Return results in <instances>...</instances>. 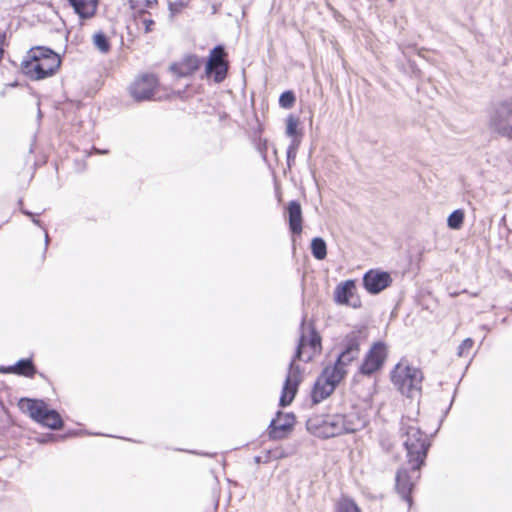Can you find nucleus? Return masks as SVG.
I'll return each mask as SVG.
<instances>
[{
  "instance_id": "1",
  "label": "nucleus",
  "mask_w": 512,
  "mask_h": 512,
  "mask_svg": "<svg viewBox=\"0 0 512 512\" xmlns=\"http://www.w3.org/2000/svg\"><path fill=\"white\" fill-rule=\"evenodd\" d=\"M308 336L306 334V316L302 318L300 324V337L296 347L295 354L289 363L288 373L283 385L280 397V406L289 405L297 392L298 386L302 380L301 370L296 364L297 360L309 362L314 355L321 350V337L313 324L308 327Z\"/></svg>"
},
{
  "instance_id": "2",
  "label": "nucleus",
  "mask_w": 512,
  "mask_h": 512,
  "mask_svg": "<svg viewBox=\"0 0 512 512\" xmlns=\"http://www.w3.org/2000/svg\"><path fill=\"white\" fill-rule=\"evenodd\" d=\"M403 445L406 449L407 462L410 466L421 468L425 464L431 446L429 437L410 419H402L400 427Z\"/></svg>"
},
{
  "instance_id": "3",
  "label": "nucleus",
  "mask_w": 512,
  "mask_h": 512,
  "mask_svg": "<svg viewBox=\"0 0 512 512\" xmlns=\"http://www.w3.org/2000/svg\"><path fill=\"white\" fill-rule=\"evenodd\" d=\"M309 427L317 429V435L331 438L341 434L354 433L365 426L364 419L357 412L329 415L319 420H310Z\"/></svg>"
},
{
  "instance_id": "4",
  "label": "nucleus",
  "mask_w": 512,
  "mask_h": 512,
  "mask_svg": "<svg viewBox=\"0 0 512 512\" xmlns=\"http://www.w3.org/2000/svg\"><path fill=\"white\" fill-rule=\"evenodd\" d=\"M391 379L401 394L409 398H414L421 392L423 374L416 367L399 363L392 371Z\"/></svg>"
},
{
  "instance_id": "5",
  "label": "nucleus",
  "mask_w": 512,
  "mask_h": 512,
  "mask_svg": "<svg viewBox=\"0 0 512 512\" xmlns=\"http://www.w3.org/2000/svg\"><path fill=\"white\" fill-rule=\"evenodd\" d=\"M19 405L24 413H27L31 419L42 426L52 430L62 428L63 420L60 414L54 409H49L43 400L23 398Z\"/></svg>"
},
{
  "instance_id": "6",
  "label": "nucleus",
  "mask_w": 512,
  "mask_h": 512,
  "mask_svg": "<svg viewBox=\"0 0 512 512\" xmlns=\"http://www.w3.org/2000/svg\"><path fill=\"white\" fill-rule=\"evenodd\" d=\"M342 380L341 374L335 371V368L325 367L314 384L311 393L312 402L317 404L326 399Z\"/></svg>"
},
{
  "instance_id": "7",
  "label": "nucleus",
  "mask_w": 512,
  "mask_h": 512,
  "mask_svg": "<svg viewBox=\"0 0 512 512\" xmlns=\"http://www.w3.org/2000/svg\"><path fill=\"white\" fill-rule=\"evenodd\" d=\"M61 58L59 55L46 57L39 62H22L21 70L31 80H41L50 77L60 68Z\"/></svg>"
},
{
  "instance_id": "8",
  "label": "nucleus",
  "mask_w": 512,
  "mask_h": 512,
  "mask_svg": "<svg viewBox=\"0 0 512 512\" xmlns=\"http://www.w3.org/2000/svg\"><path fill=\"white\" fill-rule=\"evenodd\" d=\"M157 86L158 79L154 74H143L130 85L129 92L135 101H147L153 99Z\"/></svg>"
},
{
  "instance_id": "9",
  "label": "nucleus",
  "mask_w": 512,
  "mask_h": 512,
  "mask_svg": "<svg viewBox=\"0 0 512 512\" xmlns=\"http://www.w3.org/2000/svg\"><path fill=\"white\" fill-rule=\"evenodd\" d=\"M386 356V345L383 342L374 343L366 353L364 360L359 367V372L366 376L372 375L382 367Z\"/></svg>"
},
{
  "instance_id": "10",
  "label": "nucleus",
  "mask_w": 512,
  "mask_h": 512,
  "mask_svg": "<svg viewBox=\"0 0 512 512\" xmlns=\"http://www.w3.org/2000/svg\"><path fill=\"white\" fill-rule=\"evenodd\" d=\"M420 469L410 466V470L401 468L396 474V489L409 506H411V492L417 480L420 478Z\"/></svg>"
},
{
  "instance_id": "11",
  "label": "nucleus",
  "mask_w": 512,
  "mask_h": 512,
  "mask_svg": "<svg viewBox=\"0 0 512 512\" xmlns=\"http://www.w3.org/2000/svg\"><path fill=\"white\" fill-rule=\"evenodd\" d=\"M392 283L388 272L371 269L363 276V286L370 294H378Z\"/></svg>"
},
{
  "instance_id": "12",
  "label": "nucleus",
  "mask_w": 512,
  "mask_h": 512,
  "mask_svg": "<svg viewBox=\"0 0 512 512\" xmlns=\"http://www.w3.org/2000/svg\"><path fill=\"white\" fill-rule=\"evenodd\" d=\"M294 424L295 417L293 414L279 412L268 427L269 438L273 440L283 439L293 428Z\"/></svg>"
},
{
  "instance_id": "13",
  "label": "nucleus",
  "mask_w": 512,
  "mask_h": 512,
  "mask_svg": "<svg viewBox=\"0 0 512 512\" xmlns=\"http://www.w3.org/2000/svg\"><path fill=\"white\" fill-rule=\"evenodd\" d=\"M356 286L354 280H347L339 284L334 292L335 301L339 304L359 308L361 301L358 297H354Z\"/></svg>"
},
{
  "instance_id": "14",
  "label": "nucleus",
  "mask_w": 512,
  "mask_h": 512,
  "mask_svg": "<svg viewBox=\"0 0 512 512\" xmlns=\"http://www.w3.org/2000/svg\"><path fill=\"white\" fill-rule=\"evenodd\" d=\"M494 129L503 136L512 137V107L502 105L492 120Z\"/></svg>"
},
{
  "instance_id": "15",
  "label": "nucleus",
  "mask_w": 512,
  "mask_h": 512,
  "mask_svg": "<svg viewBox=\"0 0 512 512\" xmlns=\"http://www.w3.org/2000/svg\"><path fill=\"white\" fill-rule=\"evenodd\" d=\"M201 60L196 55H186L180 61L173 63L170 70L178 77H187L199 69Z\"/></svg>"
},
{
  "instance_id": "16",
  "label": "nucleus",
  "mask_w": 512,
  "mask_h": 512,
  "mask_svg": "<svg viewBox=\"0 0 512 512\" xmlns=\"http://www.w3.org/2000/svg\"><path fill=\"white\" fill-rule=\"evenodd\" d=\"M367 338V331L364 327L350 331L342 340L341 347L360 354V346Z\"/></svg>"
},
{
  "instance_id": "17",
  "label": "nucleus",
  "mask_w": 512,
  "mask_h": 512,
  "mask_svg": "<svg viewBox=\"0 0 512 512\" xmlns=\"http://www.w3.org/2000/svg\"><path fill=\"white\" fill-rule=\"evenodd\" d=\"M289 229L293 235L302 233V209L298 201L292 200L287 206Z\"/></svg>"
},
{
  "instance_id": "18",
  "label": "nucleus",
  "mask_w": 512,
  "mask_h": 512,
  "mask_svg": "<svg viewBox=\"0 0 512 512\" xmlns=\"http://www.w3.org/2000/svg\"><path fill=\"white\" fill-rule=\"evenodd\" d=\"M69 3L82 19L92 18L98 6V0H69Z\"/></svg>"
},
{
  "instance_id": "19",
  "label": "nucleus",
  "mask_w": 512,
  "mask_h": 512,
  "mask_svg": "<svg viewBox=\"0 0 512 512\" xmlns=\"http://www.w3.org/2000/svg\"><path fill=\"white\" fill-rule=\"evenodd\" d=\"M358 357V353L342 349L335 363L326 367L335 368V371L339 372L341 374V378L343 379L347 374V366L350 365L353 361L357 360Z\"/></svg>"
},
{
  "instance_id": "20",
  "label": "nucleus",
  "mask_w": 512,
  "mask_h": 512,
  "mask_svg": "<svg viewBox=\"0 0 512 512\" xmlns=\"http://www.w3.org/2000/svg\"><path fill=\"white\" fill-rule=\"evenodd\" d=\"M0 372H8L26 377H32L36 372V368L31 359H20L16 364L12 366L7 368H0Z\"/></svg>"
},
{
  "instance_id": "21",
  "label": "nucleus",
  "mask_w": 512,
  "mask_h": 512,
  "mask_svg": "<svg viewBox=\"0 0 512 512\" xmlns=\"http://www.w3.org/2000/svg\"><path fill=\"white\" fill-rule=\"evenodd\" d=\"M228 64L227 63H214L213 61H207L205 66V73L208 77H213L216 83H221L227 75Z\"/></svg>"
},
{
  "instance_id": "22",
  "label": "nucleus",
  "mask_w": 512,
  "mask_h": 512,
  "mask_svg": "<svg viewBox=\"0 0 512 512\" xmlns=\"http://www.w3.org/2000/svg\"><path fill=\"white\" fill-rule=\"evenodd\" d=\"M53 55L58 54L50 48L38 46L31 48L22 62H39L42 59H46V57L48 58V56L53 57Z\"/></svg>"
},
{
  "instance_id": "23",
  "label": "nucleus",
  "mask_w": 512,
  "mask_h": 512,
  "mask_svg": "<svg viewBox=\"0 0 512 512\" xmlns=\"http://www.w3.org/2000/svg\"><path fill=\"white\" fill-rule=\"evenodd\" d=\"M311 253L317 260H323L327 255V245L323 238L315 237L311 241Z\"/></svg>"
},
{
  "instance_id": "24",
  "label": "nucleus",
  "mask_w": 512,
  "mask_h": 512,
  "mask_svg": "<svg viewBox=\"0 0 512 512\" xmlns=\"http://www.w3.org/2000/svg\"><path fill=\"white\" fill-rule=\"evenodd\" d=\"M334 512H361V510L353 499L342 496L336 502Z\"/></svg>"
},
{
  "instance_id": "25",
  "label": "nucleus",
  "mask_w": 512,
  "mask_h": 512,
  "mask_svg": "<svg viewBox=\"0 0 512 512\" xmlns=\"http://www.w3.org/2000/svg\"><path fill=\"white\" fill-rule=\"evenodd\" d=\"M93 44L102 53H107L110 50V42L107 36L101 31L93 35Z\"/></svg>"
},
{
  "instance_id": "26",
  "label": "nucleus",
  "mask_w": 512,
  "mask_h": 512,
  "mask_svg": "<svg viewBox=\"0 0 512 512\" xmlns=\"http://www.w3.org/2000/svg\"><path fill=\"white\" fill-rule=\"evenodd\" d=\"M464 220V212L461 209L454 210L447 219L449 228L457 230L462 226Z\"/></svg>"
},
{
  "instance_id": "27",
  "label": "nucleus",
  "mask_w": 512,
  "mask_h": 512,
  "mask_svg": "<svg viewBox=\"0 0 512 512\" xmlns=\"http://www.w3.org/2000/svg\"><path fill=\"white\" fill-rule=\"evenodd\" d=\"M300 146V140L298 138H294L291 144L287 149V166L291 168L293 163L295 162V158L297 155L298 148Z\"/></svg>"
},
{
  "instance_id": "28",
  "label": "nucleus",
  "mask_w": 512,
  "mask_h": 512,
  "mask_svg": "<svg viewBox=\"0 0 512 512\" xmlns=\"http://www.w3.org/2000/svg\"><path fill=\"white\" fill-rule=\"evenodd\" d=\"M157 0H130V6L133 10L143 13L147 8H151Z\"/></svg>"
},
{
  "instance_id": "29",
  "label": "nucleus",
  "mask_w": 512,
  "mask_h": 512,
  "mask_svg": "<svg viewBox=\"0 0 512 512\" xmlns=\"http://www.w3.org/2000/svg\"><path fill=\"white\" fill-rule=\"evenodd\" d=\"M225 56L226 53L224 47L218 45L211 50L208 61H213L214 63H227L224 59Z\"/></svg>"
},
{
  "instance_id": "30",
  "label": "nucleus",
  "mask_w": 512,
  "mask_h": 512,
  "mask_svg": "<svg viewBox=\"0 0 512 512\" xmlns=\"http://www.w3.org/2000/svg\"><path fill=\"white\" fill-rule=\"evenodd\" d=\"M295 100L296 98L292 91H285L279 97V105L282 108L289 109L294 105Z\"/></svg>"
},
{
  "instance_id": "31",
  "label": "nucleus",
  "mask_w": 512,
  "mask_h": 512,
  "mask_svg": "<svg viewBox=\"0 0 512 512\" xmlns=\"http://www.w3.org/2000/svg\"><path fill=\"white\" fill-rule=\"evenodd\" d=\"M297 126H298V119H296L294 116H289L287 118V127H286V134L288 136H295L297 133Z\"/></svg>"
},
{
  "instance_id": "32",
  "label": "nucleus",
  "mask_w": 512,
  "mask_h": 512,
  "mask_svg": "<svg viewBox=\"0 0 512 512\" xmlns=\"http://www.w3.org/2000/svg\"><path fill=\"white\" fill-rule=\"evenodd\" d=\"M472 346H473L472 339L467 338V339L463 340L462 343L458 347V355L460 357L468 356Z\"/></svg>"
},
{
  "instance_id": "33",
  "label": "nucleus",
  "mask_w": 512,
  "mask_h": 512,
  "mask_svg": "<svg viewBox=\"0 0 512 512\" xmlns=\"http://www.w3.org/2000/svg\"><path fill=\"white\" fill-rule=\"evenodd\" d=\"M184 7H185V4L181 0L175 1V2H169L170 16L171 17L176 16L177 14H179L183 10Z\"/></svg>"
},
{
  "instance_id": "34",
  "label": "nucleus",
  "mask_w": 512,
  "mask_h": 512,
  "mask_svg": "<svg viewBox=\"0 0 512 512\" xmlns=\"http://www.w3.org/2000/svg\"><path fill=\"white\" fill-rule=\"evenodd\" d=\"M141 22L144 26L145 33H149L152 31V26L154 25V20H152L151 18L143 17V18H141Z\"/></svg>"
},
{
  "instance_id": "35",
  "label": "nucleus",
  "mask_w": 512,
  "mask_h": 512,
  "mask_svg": "<svg viewBox=\"0 0 512 512\" xmlns=\"http://www.w3.org/2000/svg\"><path fill=\"white\" fill-rule=\"evenodd\" d=\"M21 212H22L24 215L31 217L32 222H33L35 225H37V226H39V227H42V223H41V221H40L39 219L35 218V216H34V214H33L32 212H30V211H28V210H26V209H21Z\"/></svg>"
},
{
  "instance_id": "36",
  "label": "nucleus",
  "mask_w": 512,
  "mask_h": 512,
  "mask_svg": "<svg viewBox=\"0 0 512 512\" xmlns=\"http://www.w3.org/2000/svg\"><path fill=\"white\" fill-rule=\"evenodd\" d=\"M49 235H48V232L45 231V249H47L48 247V244H49Z\"/></svg>"
}]
</instances>
